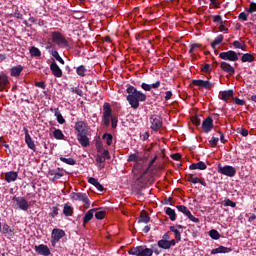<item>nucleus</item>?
Returning <instances> with one entry per match:
<instances>
[{
	"label": "nucleus",
	"instance_id": "f257e3e1",
	"mask_svg": "<svg viewBox=\"0 0 256 256\" xmlns=\"http://www.w3.org/2000/svg\"><path fill=\"white\" fill-rule=\"evenodd\" d=\"M126 100L128 101L132 109H139V103H145L147 101V95L135 88L133 85H126Z\"/></svg>",
	"mask_w": 256,
	"mask_h": 256
},
{
	"label": "nucleus",
	"instance_id": "f03ea898",
	"mask_svg": "<svg viewBox=\"0 0 256 256\" xmlns=\"http://www.w3.org/2000/svg\"><path fill=\"white\" fill-rule=\"evenodd\" d=\"M74 128L76 131L78 143H80L82 147H89V135H91V131L89 130V124H87L86 121H77Z\"/></svg>",
	"mask_w": 256,
	"mask_h": 256
},
{
	"label": "nucleus",
	"instance_id": "7ed1b4c3",
	"mask_svg": "<svg viewBox=\"0 0 256 256\" xmlns=\"http://www.w3.org/2000/svg\"><path fill=\"white\" fill-rule=\"evenodd\" d=\"M129 255H135V256H153V249L147 248L146 246H137L134 248H131L128 251Z\"/></svg>",
	"mask_w": 256,
	"mask_h": 256
},
{
	"label": "nucleus",
	"instance_id": "20e7f679",
	"mask_svg": "<svg viewBox=\"0 0 256 256\" xmlns=\"http://www.w3.org/2000/svg\"><path fill=\"white\" fill-rule=\"evenodd\" d=\"M52 42L58 45V47H67V39L61 32H51Z\"/></svg>",
	"mask_w": 256,
	"mask_h": 256
},
{
	"label": "nucleus",
	"instance_id": "39448f33",
	"mask_svg": "<svg viewBox=\"0 0 256 256\" xmlns=\"http://www.w3.org/2000/svg\"><path fill=\"white\" fill-rule=\"evenodd\" d=\"M70 197L74 201H83V203L86 205L87 209L91 205V202L89 201V194L88 193L72 192L70 194Z\"/></svg>",
	"mask_w": 256,
	"mask_h": 256
},
{
	"label": "nucleus",
	"instance_id": "423d86ee",
	"mask_svg": "<svg viewBox=\"0 0 256 256\" xmlns=\"http://www.w3.org/2000/svg\"><path fill=\"white\" fill-rule=\"evenodd\" d=\"M239 55H241V53H237L233 50H229L226 52H221L219 54L220 59H223V61H239Z\"/></svg>",
	"mask_w": 256,
	"mask_h": 256
},
{
	"label": "nucleus",
	"instance_id": "0eeeda50",
	"mask_svg": "<svg viewBox=\"0 0 256 256\" xmlns=\"http://www.w3.org/2000/svg\"><path fill=\"white\" fill-rule=\"evenodd\" d=\"M150 128L152 131H159L163 127V118L157 114H154L150 117Z\"/></svg>",
	"mask_w": 256,
	"mask_h": 256
},
{
	"label": "nucleus",
	"instance_id": "6e6552de",
	"mask_svg": "<svg viewBox=\"0 0 256 256\" xmlns=\"http://www.w3.org/2000/svg\"><path fill=\"white\" fill-rule=\"evenodd\" d=\"M218 173H221V175H225L226 177H235V175H237V170L233 166L218 165Z\"/></svg>",
	"mask_w": 256,
	"mask_h": 256
},
{
	"label": "nucleus",
	"instance_id": "1a4fd4ad",
	"mask_svg": "<svg viewBox=\"0 0 256 256\" xmlns=\"http://www.w3.org/2000/svg\"><path fill=\"white\" fill-rule=\"evenodd\" d=\"M52 239H51V243L53 245V247H55V245H57V243H59V241H61V239H63V237H65V230H61L59 228H54L52 230Z\"/></svg>",
	"mask_w": 256,
	"mask_h": 256
},
{
	"label": "nucleus",
	"instance_id": "9d476101",
	"mask_svg": "<svg viewBox=\"0 0 256 256\" xmlns=\"http://www.w3.org/2000/svg\"><path fill=\"white\" fill-rule=\"evenodd\" d=\"M12 201L16 202L17 207H19L21 209V211L29 210V202L27 201V199H25V197L14 196L12 198Z\"/></svg>",
	"mask_w": 256,
	"mask_h": 256
},
{
	"label": "nucleus",
	"instance_id": "9b49d317",
	"mask_svg": "<svg viewBox=\"0 0 256 256\" xmlns=\"http://www.w3.org/2000/svg\"><path fill=\"white\" fill-rule=\"evenodd\" d=\"M213 127V118L211 116H208L206 119L203 120L202 129L204 133H211Z\"/></svg>",
	"mask_w": 256,
	"mask_h": 256
},
{
	"label": "nucleus",
	"instance_id": "f8f14e48",
	"mask_svg": "<svg viewBox=\"0 0 256 256\" xmlns=\"http://www.w3.org/2000/svg\"><path fill=\"white\" fill-rule=\"evenodd\" d=\"M35 251L38 255H43V256L51 255V250L49 249V246L45 244H40L38 246H35Z\"/></svg>",
	"mask_w": 256,
	"mask_h": 256
},
{
	"label": "nucleus",
	"instance_id": "ddd939ff",
	"mask_svg": "<svg viewBox=\"0 0 256 256\" xmlns=\"http://www.w3.org/2000/svg\"><path fill=\"white\" fill-rule=\"evenodd\" d=\"M50 71L52 75H54V77H58V78L63 77V70H61V68L59 67V65H57V62L55 61H53L50 64Z\"/></svg>",
	"mask_w": 256,
	"mask_h": 256
},
{
	"label": "nucleus",
	"instance_id": "4468645a",
	"mask_svg": "<svg viewBox=\"0 0 256 256\" xmlns=\"http://www.w3.org/2000/svg\"><path fill=\"white\" fill-rule=\"evenodd\" d=\"M220 68L224 71V73H228V75H235V67L231 66V64L225 61L220 63Z\"/></svg>",
	"mask_w": 256,
	"mask_h": 256
},
{
	"label": "nucleus",
	"instance_id": "2eb2a0df",
	"mask_svg": "<svg viewBox=\"0 0 256 256\" xmlns=\"http://www.w3.org/2000/svg\"><path fill=\"white\" fill-rule=\"evenodd\" d=\"M98 210L99 208H93V209H90L88 212H86V214L83 217V227H85L87 223H89V221L93 219L95 215V211H98Z\"/></svg>",
	"mask_w": 256,
	"mask_h": 256
},
{
	"label": "nucleus",
	"instance_id": "dca6fc26",
	"mask_svg": "<svg viewBox=\"0 0 256 256\" xmlns=\"http://www.w3.org/2000/svg\"><path fill=\"white\" fill-rule=\"evenodd\" d=\"M159 87H161V81L159 80L153 84H147L145 82L141 84V89H143V91H151L152 89H159Z\"/></svg>",
	"mask_w": 256,
	"mask_h": 256
},
{
	"label": "nucleus",
	"instance_id": "f3484780",
	"mask_svg": "<svg viewBox=\"0 0 256 256\" xmlns=\"http://www.w3.org/2000/svg\"><path fill=\"white\" fill-rule=\"evenodd\" d=\"M18 177H19V172L10 171L5 173L6 183H13L14 181H17Z\"/></svg>",
	"mask_w": 256,
	"mask_h": 256
},
{
	"label": "nucleus",
	"instance_id": "a211bd4d",
	"mask_svg": "<svg viewBox=\"0 0 256 256\" xmlns=\"http://www.w3.org/2000/svg\"><path fill=\"white\" fill-rule=\"evenodd\" d=\"M0 233H3V235H8V237H14L15 229L11 228L8 224H4L1 227Z\"/></svg>",
	"mask_w": 256,
	"mask_h": 256
},
{
	"label": "nucleus",
	"instance_id": "6ab92c4d",
	"mask_svg": "<svg viewBox=\"0 0 256 256\" xmlns=\"http://www.w3.org/2000/svg\"><path fill=\"white\" fill-rule=\"evenodd\" d=\"M51 113H54L57 122L60 125H63L65 123V118H63V115L61 114V111H59V108H50Z\"/></svg>",
	"mask_w": 256,
	"mask_h": 256
},
{
	"label": "nucleus",
	"instance_id": "aec40b11",
	"mask_svg": "<svg viewBox=\"0 0 256 256\" xmlns=\"http://www.w3.org/2000/svg\"><path fill=\"white\" fill-rule=\"evenodd\" d=\"M231 251H233V248L219 246L218 248L211 250V255H217L218 253H231Z\"/></svg>",
	"mask_w": 256,
	"mask_h": 256
},
{
	"label": "nucleus",
	"instance_id": "412c9836",
	"mask_svg": "<svg viewBox=\"0 0 256 256\" xmlns=\"http://www.w3.org/2000/svg\"><path fill=\"white\" fill-rule=\"evenodd\" d=\"M151 221V217L149 216V213H147L145 210H143L140 213V216L138 218V223H149Z\"/></svg>",
	"mask_w": 256,
	"mask_h": 256
},
{
	"label": "nucleus",
	"instance_id": "4be33fe9",
	"mask_svg": "<svg viewBox=\"0 0 256 256\" xmlns=\"http://www.w3.org/2000/svg\"><path fill=\"white\" fill-rule=\"evenodd\" d=\"M88 183H90V185H93L94 187H96V189H97L98 191H105V187H103V186L101 185V183H99V180H97V179H95V178H93V177H90V178L88 179Z\"/></svg>",
	"mask_w": 256,
	"mask_h": 256
},
{
	"label": "nucleus",
	"instance_id": "5701e85b",
	"mask_svg": "<svg viewBox=\"0 0 256 256\" xmlns=\"http://www.w3.org/2000/svg\"><path fill=\"white\" fill-rule=\"evenodd\" d=\"M9 85V77L5 74H0V91H4L5 87Z\"/></svg>",
	"mask_w": 256,
	"mask_h": 256
},
{
	"label": "nucleus",
	"instance_id": "b1692460",
	"mask_svg": "<svg viewBox=\"0 0 256 256\" xmlns=\"http://www.w3.org/2000/svg\"><path fill=\"white\" fill-rule=\"evenodd\" d=\"M233 95H234L233 90H226V91L221 92L220 99L227 103V101H229L231 99V97H233Z\"/></svg>",
	"mask_w": 256,
	"mask_h": 256
},
{
	"label": "nucleus",
	"instance_id": "393cba45",
	"mask_svg": "<svg viewBox=\"0 0 256 256\" xmlns=\"http://www.w3.org/2000/svg\"><path fill=\"white\" fill-rule=\"evenodd\" d=\"M103 115L113 116V109L111 108V104L109 102H105L103 104Z\"/></svg>",
	"mask_w": 256,
	"mask_h": 256
},
{
	"label": "nucleus",
	"instance_id": "a878e982",
	"mask_svg": "<svg viewBox=\"0 0 256 256\" xmlns=\"http://www.w3.org/2000/svg\"><path fill=\"white\" fill-rule=\"evenodd\" d=\"M22 71H23V66L18 65L11 69L10 75H11V77H19V75H21Z\"/></svg>",
	"mask_w": 256,
	"mask_h": 256
},
{
	"label": "nucleus",
	"instance_id": "bb28decb",
	"mask_svg": "<svg viewBox=\"0 0 256 256\" xmlns=\"http://www.w3.org/2000/svg\"><path fill=\"white\" fill-rule=\"evenodd\" d=\"M242 63H253L255 61V56L250 53L243 54L241 57Z\"/></svg>",
	"mask_w": 256,
	"mask_h": 256
},
{
	"label": "nucleus",
	"instance_id": "cd10ccee",
	"mask_svg": "<svg viewBox=\"0 0 256 256\" xmlns=\"http://www.w3.org/2000/svg\"><path fill=\"white\" fill-rule=\"evenodd\" d=\"M165 213H166V215H168L170 221H176L177 214L175 213V211L171 207H167L165 209Z\"/></svg>",
	"mask_w": 256,
	"mask_h": 256
},
{
	"label": "nucleus",
	"instance_id": "c85d7f7f",
	"mask_svg": "<svg viewBox=\"0 0 256 256\" xmlns=\"http://www.w3.org/2000/svg\"><path fill=\"white\" fill-rule=\"evenodd\" d=\"M25 143L29 149H31L32 151H36L37 148L35 146V141H33V138H31V136H27L25 138Z\"/></svg>",
	"mask_w": 256,
	"mask_h": 256
},
{
	"label": "nucleus",
	"instance_id": "c756f323",
	"mask_svg": "<svg viewBox=\"0 0 256 256\" xmlns=\"http://www.w3.org/2000/svg\"><path fill=\"white\" fill-rule=\"evenodd\" d=\"M63 215H65V217H72L73 207H71L69 204H64Z\"/></svg>",
	"mask_w": 256,
	"mask_h": 256
},
{
	"label": "nucleus",
	"instance_id": "7c9ffc66",
	"mask_svg": "<svg viewBox=\"0 0 256 256\" xmlns=\"http://www.w3.org/2000/svg\"><path fill=\"white\" fill-rule=\"evenodd\" d=\"M203 119V115H195L191 117V121L195 127H201V120Z\"/></svg>",
	"mask_w": 256,
	"mask_h": 256
},
{
	"label": "nucleus",
	"instance_id": "2f4dec72",
	"mask_svg": "<svg viewBox=\"0 0 256 256\" xmlns=\"http://www.w3.org/2000/svg\"><path fill=\"white\" fill-rule=\"evenodd\" d=\"M233 47L235 49H241L242 51H245V48L247 47L245 45V42H243L240 38V41L239 40H235L233 43H232Z\"/></svg>",
	"mask_w": 256,
	"mask_h": 256
},
{
	"label": "nucleus",
	"instance_id": "473e14b6",
	"mask_svg": "<svg viewBox=\"0 0 256 256\" xmlns=\"http://www.w3.org/2000/svg\"><path fill=\"white\" fill-rule=\"evenodd\" d=\"M223 39H224L223 34L218 35L214 39V41L211 43L212 49H215L217 47V45H221V43H223Z\"/></svg>",
	"mask_w": 256,
	"mask_h": 256
},
{
	"label": "nucleus",
	"instance_id": "72a5a7b5",
	"mask_svg": "<svg viewBox=\"0 0 256 256\" xmlns=\"http://www.w3.org/2000/svg\"><path fill=\"white\" fill-rule=\"evenodd\" d=\"M53 135L59 141H63V139H65V134H63V131H61V129H55L53 131Z\"/></svg>",
	"mask_w": 256,
	"mask_h": 256
},
{
	"label": "nucleus",
	"instance_id": "f704fd0d",
	"mask_svg": "<svg viewBox=\"0 0 256 256\" xmlns=\"http://www.w3.org/2000/svg\"><path fill=\"white\" fill-rule=\"evenodd\" d=\"M170 231H172V233H174V237H175L177 243H179L181 241V232L179 230H177L175 226H170Z\"/></svg>",
	"mask_w": 256,
	"mask_h": 256
},
{
	"label": "nucleus",
	"instance_id": "c9c22d12",
	"mask_svg": "<svg viewBox=\"0 0 256 256\" xmlns=\"http://www.w3.org/2000/svg\"><path fill=\"white\" fill-rule=\"evenodd\" d=\"M60 161H62V163H65L66 165H77V160L73 158H65L61 156Z\"/></svg>",
	"mask_w": 256,
	"mask_h": 256
},
{
	"label": "nucleus",
	"instance_id": "e433bc0d",
	"mask_svg": "<svg viewBox=\"0 0 256 256\" xmlns=\"http://www.w3.org/2000/svg\"><path fill=\"white\" fill-rule=\"evenodd\" d=\"M51 55H52V57H54V59H56V61L60 62L61 65H65V60H63V58H61V56L59 55V52L57 50H52Z\"/></svg>",
	"mask_w": 256,
	"mask_h": 256
},
{
	"label": "nucleus",
	"instance_id": "4c0bfd02",
	"mask_svg": "<svg viewBox=\"0 0 256 256\" xmlns=\"http://www.w3.org/2000/svg\"><path fill=\"white\" fill-rule=\"evenodd\" d=\"M30 55L31 57H41V50L35 46H32L30 48Z\"/></svg>",
	"mask_w": 256,
	"mask_h": 256
},
{
	"label": "nucleus",
	"instance_id": "58836bf2",
	"mask_svg": "<svg viewBox=\"0 0 256 256\" xmlns=\"http://www.w3.org/2000/svg\"><path fill=\"white\" fill-rule=\"evenodd\" d=\"M76 73L79 77H85V73H87V68L84 65H80L76 68Z\"/></svg>",
	"mask_w": 256,
	"mask_h": 256
},
{
	"label": "nucleus",
	"instance_id": "ea45409f",
	"mask_svg": "<svg viewBox=\"0 0 256 256\" xmlns=\"http://www.w3.org/2000/svg\"><path fill=\"white\" fill-rule=\"evenodd\" d=\"M65 175V170L63 168H57L56 174L53 177L52 181H57V179H61Z\"/></svg>",
	"mask_w": 256,
	"mask_h": 256
},
{
	"label": "nucleus",
	"instance_id": "a19ab883",
	"mask_svg": "<svg viewBox=\"0 0 256 256\" xmlns=\"http://www.w3.org/2000/svg\"><path fill=\"white\" fill-rule=\"evenodd\" d=\"M209 236L211 239H214L215 241L221 239V234H219V231L212 229L209 231Z\"/></svg>",
	"mask_w": 256,
	"mask_h": 256
},
{
	"label": "nucleus",
	"instance_id": "79ce46f5",
	"mask_svg": "<svg viewBox=\"0 0 256 256\" xmlns=\"http://www.w3.org/2000/svg\"><path fill=\"white\" fill-rule=\"evenodd\" d=\"M102 139H106V144L108 146L113 145V135L112 134L105 133V134H103Z\"/></svg>",
	"mask_w": 256,
	"mask_h": 256
},
{
	"label": "nucleus",
	"instance_id": "37998d69",
	"mask_svg": "<svg viewBox=\"0 0 256 256\" xmlns=\"http://www.w3.org/2000/svg\"><path fill=\"white\" fill-rule=\"evenodd\" d=\"M157 245L160 249H169V240L161 239L158 241Z\"/></svg>",
	"mask_w": 256,
	"mask_h": 256
},
{
	"label": "nucleus",
	"instance_id": "c03bdc74",
	"mask_svg": "<svg viewBox=\"0 0 256 256\" xmlns=\"http://www.w3.org/2000/svg\"><path fill=\"white\" fill-rule=\"evenodd\" d=\"M105 215H107V211L101 210L95 213V218L98 219V221H101L105 219Z\"/></svg>",
	"mask_w": 256,
	"mask_h": 256
},
{
	"label": "nucleus",
	"instance_id": "a18cd8bd",
	"mask_svg": "<svg viewBox=\"0 0 256 256\" xmlns=\"http://www.w3.org/2000/svg\"><path fill=\"white\" fill-rule=\"evenodd\" d=\"M128 161L129 162L133 161L134 163H137L138 161H143V159L141 157H139V155H137V154H131L128 157Z\"/></svg>",
	"mask_w": 256,
	"mask_h": 256
},
{
	"label": "nucleus",
	"instance_id": "49530a36",
	"mask_svg": "<svg viewBox=\"0 0 256 256\" xmlns=\"http://www.w3.org/2000/svg\"><path fill=\"white\" fill-rule=\"evenodd\" d=\"M223 205L224 207H232L233 209L237 207V204L233 202L231 199H225Z\"/></svg>",
	"mask_w": 256,
	"mask_h": 256
},
{
	"label": "nucleus",
	"instance_id": "de8ad7c7",
	"mask_svg": "<svg viewBox=\"0 0 256 256\" xmlns=\"http://www.w3.org/2000/svg\"><path fill=\"white\" fill-rule=\"evenodd\" d=\"M59 215V207L53 206L52 211L49 213V217H52V219H55Z\"/></svg>",
	"mask_w": 256,
	"mask_h": 256
},
{
	"label": "nucleus",
	"instance_id": "09e8293b",
	"mask_svg": "<svg viewBox=\"0 0 256 256\" xmlns=\"http://www.w3.org/2000/svg\"><path fill=\"white\" fill-rule=\"evenodd\" d=\"M103 119V123L106 127H109V125H111V119H113V116H107V115H103L102 116Z\"/></svg>",
	"mask_w": 256,
	"mask_h": 256
},
{
	"label": "nucleus",
	"instance_id": "8fccbe9b",
	"mask_svg": "<svg viewBox=\"0 0 256 256\" xmlns=\"http://www.w3.org/2000/svg\"><path fill=\"white\" fill-rule=\"evenodd\" d=\"M213 83H211L210 81H205L204 80V82L202 83V89H208V90H210V89H213Z\"/></svg>",
	"mask_w": 256,
	"mask_h": 256
},
{
	"label": "nucleus",
	"instance_id": "3c124183",
	"mask_svg": "<svg viewBox=\"0 0 256 256\" xmlns=\"http://www.w3.org/2000/svg\"><path fill=\"white\" fill-rule=\"evenodd\" d=\"M219 31H229V27L227 26V21H222L219 26Z\"/></svg>",
	"mask_w": 256,
	"mask_h": 256
},
{
	"label": "nucleus",
	"instance_id": "603ef678",
	"mask_svg": "<svg viewBox=\"0 0 256 256\" xmlns=\"http://www.w3.org/2000/svg\"><path fill=\"white\" fill-rule=\"evenodd\" d=\"M247 13H256V3H250L249 8H246Z\"/></svg>",
	"mask_w": 256,
	"mask_h": 256
},
{
	"label": "nucleus",
	"instance_id": "864d4df0",
	"mask_svg": "<svg viewBox=\"0 0 256 256\" xmlns=\"http://www.w3.org/2000/svg\"><path fill=\"white\" fill-rule=\"evenodd\" d=\"M187 181H189V183H194V184H196V183H199V178L193 177V174H189V175L187 176Z\"/></svg>",
	"mask_w": 256,
	"mask_h": 256
},
{
	"label": "nucleus",
	"instance_id": "5fc2aeb1",
	"mask_svg": "<svg viewBox=\"0 0 256 256\" xmlns=\"http://www.w3.org/2000/svg\"><path fill=\"white\" fill-rule=\"evenodd\" d=\"M196 167L200 171H205V169H207V164H205V162H203V161H200V162L196 163Z\"/></svg>",
	"mask_w": 256,
	"mask_h": 256
},
{
	"label": "nucleus",
	"instance_id": "6e6d98bb",
	"mask_svg": "<svg viewBox=\"0 0 256 256\" xmlns=\"http://www.w3.org/2000/svg\"><path fill=\"white\" fill-rule=\"evenodd\" d=\"M176 209H178V211H180V213H183L184 215L189 210V208H187V206H185V205H177Z\"/></svg>",
	"mask_w": 256,
	"mask_h": 256
},
{
	"label": "nucleus",
	"instance_id": "4d7b16f0",
	"mask_svg": "<svg viewBox=\"0 0 256 256\" xmlns=\"http://www.w3.org/2000/svg\"><path fill=\"white\" fill-rule=\"evenodd\" d=\"M217 143H219L218 137H212L211 140H209V145L211 147H217Z\"/></svg>",
	"mask_w": 256,
	"mask_h": 256
},
{
	"label": "nucleus",
	"instance_id": "13d9d810",
	"mask_svg": "<svg viewBox=\"0 0 256 256\" xmlns=\"http://www.w3.org/2000/svg\"><path fill=\"white\" fill-rule=\"evenodd\" d=\"M205 80H201V79H198V80H193L192 81V85H195L196 87H203V83H204Z\"/></svg>",
	"mask_w": 256,
	"mask_h": 256
},
{
	"label": "nucleus",
	"instance_id": "bf43d9fd",
	"mask_svg": "<svg viewBox=\"0 0 256 256\" xmlns=\"http://www.w3.org/2000/svg\"><path fill=\"white\" fill-rule=\"evenodd\" d=\"M202 73H211V65L209 64H205L202 68H201Z\"/></svg>",
	"mask_w": 256,
	"mask_h": 256
},
{
	"label": "nucleus",
	"instance_id": "052dcab7",
	"mask_svg": "<svg viewBox=\"0 0 256 256\" xmlns=\"http://www.w3.org/2000/svg\"><path fill=\"white\" fill-rule=\"evenodd\" d=\"M72 93L79 95V97H83V90L79 89L78 87L72 88Z\"/></svg>",
	"mask_w": 256,
	"mask_h": 256
},
{
	"label": "nucleus",
	"instance_id": "680f3d73",
	"mask_svg": "<svg viewBox=\"0 0 256 256\" xmlns=\"http://www.w3.org/2000/svg\"><path fill=\"white\" fill-rule=\"evenodd\" d=\"M201 47V44H192L189 50L190 55L195 52V49H199Z\"/></svg>",
	"mask_w": 256,
	"mask_h": 256
},
{
	"label": "nucleus",
	"instance_id": "e2e57ef3",
	"mask_svg": "<svg viewBox=\"0 0 256 256\" xmlns=\"http://www.w3.org/2000/svg\"><path fill=\"white\" fill-rule=\"evenodd\" d=\"M238 19L240 21H247V19H248L247 13H245V12L240 13L239 16H238Z\"/></svg>",
	"mask_w": 256,
	"mask_h": 256
},
{
	"label": "nucleus",
	"instance_id": "0e129e2a",
	"mask_svg": "<svg viewBox=\"0 0 256 256\" xmlns=\"http://www.w3.org/2000/svg\"><path fill=\"white\" fill-rule=\"evenodd\" d=\"M212 17H213V23L223 22V18L221 17V15H215V16H212Z\"/></svg>",
	"mask_w": 256,
	"mask_h": 256
},
{
	"label": "nucleus",
	"instance_id": "69168bd1",
	"mask_svg": "<svg viewBox=\"0 0 256 256\" xmlns=\"http://www.w3.org/2000/svg\"><path fill=\"white\" fill-rule=\"evenodd\" d=\"M170 157H171V159H173L174 161H181V153L172 154Z\"/></svg>",
	"mask_w": 256,
	"mask_h": 256
},
{
	"label": "nucleus",
	"instance_id": "338daca9",
	"mask_svg": "<svg viewBox=\"0 0 256 256\" xmlns=\"http://www.w3.org/2000/svg\"><path fill=\"white\" fill-rule=\"evenodd\" d=\"M13 17H15L16 19H23V14H21V12H19V9H16Z\"/></svg>",
	"mask_w": 256,
	"mask_h": 256
},
{
	"label": "nucleus",
	"instance_id": "774afa93",
	"mask_svg": "<svg viewBox=\"0 0 256 256\" xmlns=\"http://www.w3.org/2000/svg\"><path fill=\"white\" fill-rule=\"evenodd\" d=\"M234 103H235L236 105L243 106V105H245V100H241V99L235 97V98H234Z\"/></svg>",
	"mask_w": 256,
	"mask_h": 256
}]
</instances>
